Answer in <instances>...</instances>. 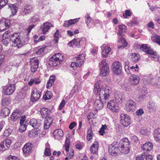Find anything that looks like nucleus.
Returning a JSON list of instances; mask_svg holds the SVG:
<instances>
[{"instance_id":"nucleus-1","label":"nucleus","mask_w":160,"mask_h":160,"mask_svg":"<svg viewBox=\"0 0 160 160\" xmlns=\"http://www.w3.org/2000/svg\"><path fill=\"white\" fill-rule=\"evenodd\" d=\"M100 81L97 82L94 85V91L96 94L99 92V98L101 100H108L111 92L110 88L107 87L100 89Z\"/></svg>"},{"instance_id":"nucleus-2","label":"nucleus","mask_w":160,"mask_h":160,"mask_svg":"<svg viewBox=\"0 0 160 160\" xmlns=\"http://www.w3.org/2000/svg\"><path fill=\"white\" fill-rule=\"evenodd\" d=\"M130 143L127 138H124L121 139L120 141L118 147L119 151L121 153L127 154L130 150Z\"/></svg>"},{"instance_id":"nucleus-3","label":"nucleus","mask_w":160,"mask_h":160,"mask_svg":"<svg viewBox=\"0 0 160 160\" xmlns=\"http://www.w3.org/2000/svg\"><path fill=\"white\" fill-rule=\"evenodd\" d=\"M10 40L12 42V46L19 48L22 45L21 36L18 33H15L10 37Z\"/></svg>"},{"instance_id":"nucleus-4","label":"nucleus","mask_w":160,"mask_h":160,"mask_svg":"<svg viewBox=\"0 0 160 160\" xmlns=\"http://www.w3.org/2000/svg\"><path fill=\"white\" fill-rule=\"evenodd\" d=\"M85 59V55L84 54H79L77 57L74 59L75 62H72L71 64L72 68L80 67L83 63ZM74 69V68H73Z\"/></svg>"},{"instance_id":"nucleus-5","label":"nucleus","mask_w":160,"mask_h":160,"mask_svg":"<svg viewBox=\"0 0 160 160\" xmlns=\"http://www.w3.org/2000/svg\"><path fill=\"white\" fill-rule=\"evenodd\" d=\"M100 75L101 76H106L109 73V66L106 62V60H102L100 64Z\"/></svg>"},{"instance_id":"nucleus-6","label":"nucleus","mask_w":160,"mask_h":160,"mask_svg":"<svg viewBox=\"0 0 160 160\" xmlns=\"http://www.w3.org/2000/svg\"><path fill=\"white\" fill-rule=\"evenodd\" d=\"M107 107L113 112H118L119 111V107L116 100L109 101L107 103Z\"/></svg>"},{"instance_id":"nucleus-7","label":"nucleus","mask_w":160,"mask_h":160,"mask_svg":"<svg viewBox=\"0 0 160 160\" xmlns=\"http://www.w3.org/2000/svg\"><path fill=\"white\" fill-rule=\"evenodd\" d=\"M12 80H9V82L10 84L5 86L3 88L4 94L6 95H10L12 94L14 91L15 88L14 84H12Z\"/></svg>"},{"instance_id":"nucleus-8","label":"nucleus","mask_w":160,"mask_h":160,"mask_svg":"<svg viewBox=\"0 0 160 160\" xmlns=\"http://www.w3.org/2000/svg\"><path fill=\"white\" fill-rule=\"evenodd\" d=\"M120 121L124 127H127L131 123V120L129 116L124 113L120 115Z\"/></svg>"},{"instance_id":"nucleus-9","label":"nucleus","mask_w":160,"mask_h":160,"mask_svg":"<svg viewBox=\"0 0 160 160\" xmlns=\"http://www.w3.org/2000/svg\"><path fill=\"white\" fill-rule=\"evenodd\" d=\"M112 70L116 74L118 75L122 72V66L121 63L118 61H116L112 64Z\"/></svg>"},{"instance_id":"nucleus-10","label":"nucleus","mask_w":160,"mask_h":160,"mask_svg":"<svg viewBox=\"0 0 160 160\" xmlns=\"http://www.w3.org/2000/svg\"><path fill=\"white\" fill-rule=\"evenodd\" d=\"M117 143H118V142H113L109 146V153L112 156H116L118 152L119 151L118 146H117L116 144Z\"/></svg>"},{"instance_id":"nucleus-11","label":"nucleus","mask_w":160,"mask_h":160,"mask_svg":"<svg viewBox=\"0 0 160 160\" xmlns=\"http://www.w3.org/2000/svg\"><path fill=\"white\" fill-rule=\"evenodd\" d=\"M136 107V102L131 99L128 100L125 106L126 110L128 112H134Z\"/></svg>"},{"instance_id":"nucleus-12","label":"nucleus","mask_w":160,"mask_h":160,"mask_svg":"<svg viewBox=\"0 0 160 160\" xmlns=\"http://www.w3.org/2000/svg\"><path fill=\"white\" fill-rule=\"evenodd\" d=\"M141 48L144 52L150 55L152 58H154L155 56L157 55L156 52L153 51L150 48L147 47L146 44H142Z\"/></svg>"},{"instance_id":"nucleus-13","label":"nucleus","mask_w":160,"mask_h":160,"mask_svg":"<svg viewBox=\"0 0 160 160\" xmlns=\"http://www.w3.org/2000/svg\"><path fill=\"white\" fill-rule=\"evenodd\" d=\"M10 20L3 19L0 21V32H2L8 29L10 25Z\"/></svg>"},{"instance_id":"nucleus-14","label":"nucleus","mask_w":160,"mask_h":160,"mask_svg":"<svg viewBox=\"0 0 160 160\" xmlns=\"http://www.w3.org/2000/svg\"><path fill=\"white\" fill-rule=\"evenodd\" d=\"M31 69L32 72L36 71L38 67L39 61L37 58H31L30 60Z\"/></svg>"},{"instance_id":"nucleus-15","label":"nucleus","mask_w":160,"mask_h":160,"mask_svg":"<svg viewBox=\"0 0 160 160\" xmlns=\"http://www.w3.org/2000/svg\"><path fill=\"white\" fill-rule=\"evenodd\" d=\"M153 145L152 143L150 142H146L142 145L141 148L144 153H148L152 149Z\"/></svg>"},{"instance_id":"nucleus-16","label":"nucleus","mask_w":160,"mask_h":160,"mask_svg":"<svg viewBox=\"0 0 160 160\" xmlns=\"http://www.w3.org/2000/svg\"><path fill=\"white\" fill-rule=\"evenodd\" d=\"M42 94V92L35 88L32 92L31 100L32 102H35L39 100Z\"/></svg>"},{"instance_id":"nucleus-17","label":"nucleus","mask_w":160,"mask_h":160,"mask_svg":"<svg viewBox=\"0 0 160 160\" xmlns=\"http://www.w3.org/2000/svg\"><path fill=\"white\" fill-rule=\"evenodd\" d=\"M33 145L30 143L26 144L22 148L23 153L26 155H28L31 153L32 151Z\"/></svg>"},{"instance_id":"nucleus-18","label":"nucleus","mask_w":160,"mask_h":160,"mask_svg":"<svg viewBox=\"0 0 160 160\" xmlns=\"http://www.w3.org/2000/svg\"><path fill=\"white\" fill-rule=\"evenodd\" d=\"M149 82L152 86L160 87V78L159 77H155L150 78Z\"/></svg>"},{"instance_id":"nucleus-19","label":"nucleus","mask_w":160,"mask_h":160,"mask_svg":"<svg viewBox=\"0 0 160 160\" xmlns=\"http://www.w3.org/2000/svg\"><path fill=\"white\" fill-rule=\"evenodd\" d=\"M99 145L98 142L95 141L91 146L90 151L91 153L96 155L98 154Z\"/></svg>"},{"instance_id":"nucleus-20","label":"nucleus","mask_w":160,"mask_h":160,"mask_svg":"<svg viewBox=\"0 0 160 160\" xmlns=\"http://www.w3.org/2000/svg\"><path fill=\"white\" fill-rule=\"evenodd\" d=\"M29 124L35 128H38L41 125V120H37L34 118H32L30 120Z\"/></svg>"},{"instance_id":"nucleus-21","label":"nucleus","mask_w":160,"mask_h":160,"mask_svg":"<svg viewBox=\"0 0 160 160\" xmlns=\"http://www.w3.org/2000/svg\"><path fill=\"white\" fill-rule=\"evenodd\" d=\"M129 81L132 85H137L139 83V78L135 75L132 74L129 78Z\"/></svg>"},{"instance_id":"nucleus-22","label":"nucleus","mask_w":160,"mask_h":160,"mask_svg":"<svg viewBox=\"0 0 160 160\" xmlns=\"http://www.w3.org/2000/svg\"><path fill=\"white\" fill-rule=\"evenodd\" d=\"M21 112L19 110H17L13 112L11 116V119L13 121L18 120L21 117Z\"/></svg>"},{"instance_id":"nucleus-23","label":"nucleus","mask_w":160,"mask_h":160,"mask_svg":"<svg viewBox=\"0 0 160 160\" xmlns=\"http://www.w3.org/2000/svg\"><path fill=\"white\" fill-rule=\"evenodd\" d=\"M101 48L102 50V55L103 58H106L107 57L111 49L109 47L106 46L105 45H102Z\"/></svg>"},{"instance_id":"nucleus-24","label":"nucleus","mask_w":160,"mask_h":160,"mask_svg":"<svg viewBox=\"0 0 160 160\" xmlns=\"http://www.w3.org/2000/svg\"><path fill=\"white\" fill-rule=\"evenodd\" d=\"M102 100L97 99L95 100L94 103V107L96 111L102 109L103 107V104Z\"/></svg>"},{"instance_id":"nucleus-25","label":"nucleus","mask_w":160,"mask_h":160,"mask_svg":"<svg viewBox=\"0 0 160 160\" xmlns=\"http://www.w3.org/2000/svg\"><path fill=\"white\" fill-rule=\"evenodd\" d=\"M53 135L56 139L60 140L63 136L62 131L60 129L55 130L53 132Z\"/></svg>"},{"instance_id":"nucleus-26","label":"nucleus","mask_w":160,"mask_h":160,"mask_svg":"<svg viewBox=\"0 0 160 160\" xmlns=\"http://www.w3.org/2000/svg\"><path fill=\"white\" fill-rule=\"evenodd\" d=\"M80 18H77L74 19H71L69 20L66 21L64 22L63 26L67 27L70 25L74 24L77 23L79 19Z\"/></svg>"},{"instance_id":"nucleus-27","label":"nucleus","mask_w":160,"mask_h":160,"mask_svg":"<svg viewBox=\"0 0 160 160\" xmlns=\"http://www.w3.org/2000/svg\"><path fill=\"white\" fill-rule=\"evenodd\" d=\"M52 122V119L51 117L47 118L44 120V129H48Z\"/></svg>"},{"instance_id":"nucleus-28","label":"nucleus","mask_w":160,"mask_h":160,"mask_svg":"<svg viewBox=\"0 0 160 160\" xmlns=\"http://www.w3.org/2000/svg\"><path fill=\"white\" fill-rule=\"evenodd\" d=\"M40 112L42 117L43 118H47L50 117H48L50 111L47 108H42L41 109Z\"/></svg>"},{"instance_id":"nucleus-29","label":"nucleus","mask_w":160,"mask_h":160,"mask_svg":"<svg viewBox=\"0 0 160 160\" xmlns=\"http://www.w3.org/2000/svg\"><path fill=\"white\" fill-rule=\"evenodd\" d=\"M53 27V25L48 22L44 23L43 24V28L42 31L43 34H45L50 29L51 27Z\"/></svg>"},{"instance_id":"nucleus-30","label":"nucleus","mask_w":160,"mask_h":160,"mask_svg":"<svg viewBox=\"0 0 160 160\" xmlns=\"http://www.w3.org/2000/svg\"><path fill=\"white\" fill-rule=\"evenodd\" d=\"M32 9V7L31 5L29 4H27L25 5L23 8L22 14L23 15H27L29 12H30Z\"/></svg>"},{"instance_id":"nucleus-31","label":"nucleus","mask_w":160,"mask_h":160,"mask_svg":"<svg viewBox=\"0 0 160 160\" xmlns=\"http://www.w3.org/2000/svg\"><path fill=\"white\" fill-rule=\"evenodd\" d=\"M154 138L156 141L160 142V128H158L154 131Z\"/></svg>"},{"instance_id":"nucleus-32","label":"nucleus","mask_w":160,"mask_h":160,"mask_svg":"<svg viewBox=\"0 0 160 160\" xmlns=\"http://www.w3.org/2000/svg\"><path fill=\"white\" fill-rule=\"evenodd\" d=\"M149 111L151 112H153L156 111L157 108L155 103L152 101H149L147 106Z\"/></svg>"},{"instance_id":"nucleus-33","label":"nucleus","mask_w":160,"mask_h":160,"mask_svg":"<svg viewBox=\"0 0 160 160\" xmlns=\"http://www.w3.org/2000/svg\"><path fill=\"white\" fill-rule=\"evenodd\" d=\"M56 79V77L54 75L51 76L48 81L46 87L47 88H48L51 87L52 85L54 84V81Z\"/></svg>"},{"instance_id":"nucleus-34","label":"nucleus","mask_w":160,"mask_h":160,"mask_svg":"<svg viewBox=\"0 0 160 160\" xmlns=\"http://www.w3.org/2000/svg\"><path fill=\"white\" fill-rule=\"evenodd\" d=\"M10 103V98L9 97L3 98L2 100V105L3 106H8Z\"/></svg>"},{"instance_id":"nucleus-35","label":"nucleus","mask_w":160,"mask_h":160,"mask_svg":"<svg viewBox=\"0 0 160 160\" xmlns=\"http://www.w3.org/2000/svg\"><path fill=\"white\" fill-rule=\"evenodd\" d=\"M1 143L4 145V147L7 150L9 148L10 146L11 143V141L9 139H7L3 140L1 142Z\"/></svg>"},{"instance_id":"nucleus-36","label":"nucleus","mask_w":160,"mask_h":160,"mask_svg":"<svg viewBox=\"0 0 160 160\" xmlns=\"http://www.w3.org/2000/svg\"><path fill=\"white\" fill-rule=\"evenodd\" d=\"M8 7L11 8L12 14L15 15L18 9V8L15 4H11L8 5Z\"/></svg>"},{"instance_id":"nucleus-37","label":"nucleus","mask_w":160,"mask_h":160,"mask_svg":"<svg viewBox=\"0 0 160 160\" xmlns=\"http://www.w3.org/2000/svg\"><path fill=\"white\" fill-rule=\"evenodd\" d=\"M80 42V40L78 39H77L74 38L73 40L69 42L68 43V45L69 46H72L74 45L76 46H79Z\"/></svg>"},{"instance_id":"nucleus-38","label":"nucleus","mask_w":160,"mask_h":160,"mask_svg":"<svg viewBox=\"0 0 160 160\" xmlns=\"http://www.w3.org/2000/svg\"><path fill=\"white\" fill-rule=\"evenodd\" d=\"M126 29V26L123 25H120L119 26V30L118 33L120 37H122L121 33L124 32Z\"/></svg>"},{"instance_id":"nucleus-39","label":"nucleus","mask_w":160,"mask_h":160,"mask_svg":"<svg viewBox=\"0 0 160 160\" xmlns=\"http://www.w3.org/2000/svg\"><path fill=\"white\" fill-rule=\"evenodd\" d=\"M151 38L154 42L157 43L160 46V36L155 35L152 37Z\"/></svg>"},{"instance_id":"nucleus-40","label":"nucleus","mask_w":160,"mask_h":160,"mask_svg":"<svg viewBox=\"0 0 160 160\" xmlns=\"http://www.w3.org/2000/svg\"><path fill=\"white\" fill-rule=\"evenodd\" d=\"M93 135V133L92 131V128H90L87 132V139L88 141H90L92 138Z\"/></svg>"},{"instance_id":"nucleus-41","label":"nucleus","mask_w":160,"mask_h":160,"mask_svg":"<svg viewBox=\"0 0 160 160\" xmlns=\"http://www.w3.org/2000/svg\"><path fill=\"white\" fill-rule=\"evenodd\" d=\"M118 42H121L123 44L122 45L119 46L118 47V48H124L127 45V43L125 40L124 38H120L119 39Z\"/></svg>"},{"instance_id":"nucleus-42","label":"nucleus","mask_w":160,"mask_h":160,"mask_svg":"<svg viewBox=\"0 0 160 160\" xmlns=\"http://www.w3.org/2000/svg\"><path fill=\"white\" fill-rule=\"evenodd\" d=\"M10 112V109L8 108H4L2 110V113L3 116L6 117L8 116Z\"/></svg>"},{"instance_id":"nucleus-43","label":"nucleus","mask_w":160,"mask_h":160,"mask_svg":"<svg viewBox=\"0 0 160 160\" xmlns=\"http://www.w3.org/2000/svg\"><path fill=\"white\" fill-rule=\"evenodd\" d=\"M107 129H108V127L106 124L102 125L99 131V133L101 135H104L105 133L104 130Z\"/></svg>"},{"instance_id":"nucleus-44","label":"nucleus","mask_w":160,"mask_h":160,"mask_svg":"<svg viewBox=\"0 0 160 160\" xmlns=\"http://www.w3.org/2000/svg\"><path fill=\"white\" fill-rule=\"evenodd\" d=\"M52 94L50 91H47L43 96V98L44 100H48L50 99L52 97Z\"/></svg>"},{"instance_id":"nucleus-45","label":"nucleus","mask_w":160,"mask_h":160,"mask_svg":"<svg viewBox=\"0 0 160 160\" xmlns=\"http://www.w3.org/2000/svg\"><path fill=\"white\" fill-rule=\"evenodd\" d=\"M70 138L67 137L66 139L65 143V150L67 152H68L69 148L70 147Z\"/></svg>"},{"instance_id":"nucleus-46","label":"nucleus","mask_w":160,"mask_h":160,"mask_svg":"<svg viewBox=\"0 0 160 160\" xmlns=\"http://www.w3.org/2000/svg\"><path fill=\"white\" fill-rule=\"evenodd\" d=\"M60 37H61V34H59V30H58L54 34V39L56 43L58 42V38Z\"/></svg>"},{"instance_id":"nucleus-47","label":"nucleus","mask_w":160,"mask_h":160,"mask_svg":"<svg viewBox=\"0 0 160 160\" xmlns=\"http://www.w3.org/2000/svg\"><path fill=\"white\" fill-rule=\"evenodd\" d=\"M39 20V16L36 15L32 18L30 19V22L31 23L35 22H38Z\"/></svg>"},{"instance_id":"nucleus-48","label":"nucleus","mask_w":160,"mask_h":160,"mask_svg":"<svg viewBox=\"0 0 160 160\" xmlns=\"http://www.w3.org/2000/svg\"><path fill=\"white\" fill-rule=\"evenodd\" d=\"M132 60L134 62H137L139 60V55L137 53H134L132 54Z\"/></svg>"},{"instance_id":"nucleus-49","label":"nucleus","mask_w":160,"mask_h":160,"mask_svg":"<svg viewBox=\"0 0 160 160\" xmlns=\"http://www.w3.org/2000/svg\"><path fill=\"white\" fill-rule=\"evenodd\" d=\"M45 48V47H43L39 49L38 51L36 52V54L40 55H43L44 54V51Z\"/></svg>"},{"instance_id":"nucleus-50","label":"nucleus","mask_w":160,"mask_h":160,"mask_svg":"<svg viewBox=\"0 0 160 160\" xmlns=\"http://www.w3.org/2000/svg\"><path fill=\"white\" fill-rule=\"evenodd\" d=\"M143 154V156L144 160H152V155L150 154L145 155V153Z\"/></svg>"},{"instance_id":"nucleus-51","label":"nucleus","mask_w":160,"mask_h":160,"mask_svg":"<svg viewBox=\"0 0 160 160\" xmlns=\"http://www.w3.org/2000/svg\"><path fill=\"white\" fill-rule=\"evenodd\" d=\"M26 124H20L19 128V131L21 132H23L26 130Z\"/></svg>"},{"instance_id":"nucleus-52","label":"nucleus","mask_w":160,"mask_h":160,"mask_svg":"<svg viewBox=\"0 0 160 160\" xmlns=\"http://www.w3.org/2000/svg\"><path fill=\"white\" fill-rule=\"evenodd\" d=\"M9 39L7 38H3L2 37V42L4 45L5 46H7L8 45L9 43Z\"/></svg>"},{"instance_id":"nucleus-53","label":"nucleus","mask_w":160,"mask_h":160,"mask_svg":"<svg viewBox=\"0 0 160 160\" xmlns=\"http://www.w3.org/2000/svg\"><path fill=\"white\" fill-rule=\"evenodd\" d=\"M131 13L129 10H127L125 11V13L123 15V17L125 18H127L128 17L131 16Z\"/></svg>"},{"instance_id":"nucleus-54","label":"nucleus","mask_w":160,"mask_h":160,"mask_svg":"<svg viewBox=\"0 0 160 160\" xmlns=\"http://www.w3.org/2000/svg\"><path fill=\"white\" fill-rule=\"evenodd\" d=\"M44 154L46 156H49L51 155V151L49 148H45Z\"/></svg>"},{"instance_id":"nucleus-55","label":"nucleus","mask_w":160,"mask_h":160,"mask_svg":"<svg viewBox=\"0 0 160 160\" xmlns=\"http://www.w3.org/2000/svg\"><path fill=\"white\" fill-rule=\"evenodd\" d=\"M86 22L87 26H88L91 22V18L89 14H87L86 16Z\"/></svg>"},{"instance_id":"nucleus-56","label":"nucleus","mask_w":160,"mask_h":160,"mask_svg":"<svg viewBox=\"0 0 160 160\" xmlns=\"http://www.w3.org/2000/svg\"><path fill=\"white\" fill-rule=\"evenodd\" d=\"M50 60L52 62H59L60 61L58 60V58H57V57H56L55 56L53 55L52 57H51L50 59Z\"/></svg>"},{"instance_id":"nucleus-57","label":"nucleus","mask_w":160,"mask_h":160,"mask_svg":"<svg viewBox=\"0 0 160 160\" xmlns=\"http://www.w3.org/2000/svg\"><path fill=\"white\" fill-rule=\"evenodd\" d=\"M144 112L142 108H140L136 112V114L138 116H141Z\"/></svg>"},{"instance_id":"nucleus-58","label":"nucleus","mask_w":160,"mask_h":160,"mask_svg":"<svg viewBox=\"0 0 160 160\" xmlns=\"http://www.w3.org/2000/svg\"><path fill=\"white\" fill-rule=\"evenodd\" d=\"M126 72L128 74H131V72H130V68H129L128 65L127 64L126 62L125 63V65L124 66Z\"/></svg>"},{"instance_id":"nucleus-59","label":"nucleus","mask_w":160,"mask_h":160,"mask_svg":"<svg viewBox=\"0 0 160 160\" xmlns=\"http://www.w3.org/2000/svg\"><path fill=\"white\" fill-rule=\"evenodd\" d=\"M146 97L145 94L140 95L139 97L137 98V100L139 102H141L142 101L143 99Z\"/></svg>"},{"instance_id":"nucleus-60","label":"nucleus","mask_w":160,"mask_h":160,"mask_svg":"<svg viewBox=\"0 0 160 160\" xmlns=\"http://www.w3.org/2000/svg\"><path fill=\"white\" fill-rule=\"evenodd\" d=\"M10 34V32L7 31L3 34L2 37L3 38H8L9 37Z\"/></svg>"},{"instance_id":"nucleus-61","label":"nucleus","mask_w":160,"mask_h":160,"mask_svg":"<svg viewBox=\"0 0 160 160\" xmlns=\"http://www.w3.org/2000/svg\"><path fill=\"white\" fill-rule=\"evenodd\" d=\"M8 2V0H1L0 1V5L1 8H2L6 5Z\"/></svg>"},{"instance_id":"nucleus-62","label":"nucleus","mask_w":160,"mask_h":160,"mask_svg":"<svg viewBox=\"0 0 160 160\" xmlns=\"http://www.w3.org/2000/svg\"><path fill=\"white\" fill-rule=\"evenodd\" d=\"M9 160H19L18 158L15 156L10 155L8 157Z\"/></svg>"},{"instance_id":"nucleus-63","label":"nucleus","mask_w":160,"mask_h":160,"mask_svg":"<svg viewBox=\"0 0 160 160\" xmlns=\"http://www.w3.org/2000/svg\"><path fill=\"white\" fill-rule=\"evenodd\" d=\"M28 136L30 137L35 136V133H34V131L33 130H32L29 131L28 133Z\"/></svg>"},{"instance_id":"nucleus-64","label":"nucleus","mask_w":160,"mask_h":160,"mask_svg":"<svg viewBox=\"0 0 160 160\" xmlns=\"http://www.w3.org/2000/svg\"><path fill=\"white\" fill-rule=\"evenodd\" d=\"M76 125V123L75 122L71 123L69 126V128L70 129H72Z\"/></svg>"}]
</instances>
